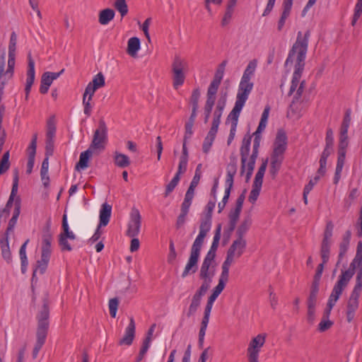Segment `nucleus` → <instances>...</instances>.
<instances>
[{"instance_id": "nucleus-1", "label": "nucleus", "mask_w": 362, "mask_h": 362, "mask_svg": "<svg viewBox=\"0 0 362 362\" xmlns=\"http://www.w3.org/2000/svg\"><path fill=\"white\" fill-rule=\"evenodd\" d=\"M310 35V33L309 30H307L303 36L302 33L299 31L296 41L293 45L286 59V66H291L294 64V71L289 93H291L296 88L304 70Z\"/></svg>"}, {"instance_id": "nucleus-2", "label": "nucleus", "mask_w": 362, "mask_h": 362, "mask_svg": "<svg viewBox=\"0 0 362 362\" xmlns=\"http://www.w3.org/2000/svg\"><path fill=\"white\" fill-rule=\"evenodd\" d=\"M251 136L245 135L243 139L242 145L240 149L241 156V174L246 171V181L248 182L253 173L255 165L256 158H249L248 155L250 150Z\"/></svg>"}, {"instance_id": "nucleus-3", "label": "nucleus", "mask_w": 362, "mask_h": 362, "mask_svg": "<svg viewBox=\"0 0 362 362\" xmlns=\"http://www.w3.org/2000/svg\"><path fill=\"white\" fill-rule=\"evenodd\" d=\"M204 240V233L201 235H198L196 239L194 240L191 251L189 259L187 261V264L185 267L183 272L182 274V277L185 278L188 275L191 274H194L198 269V260L199 258L201 250Z\"/></svg>"}, {"instance_id": "nucleus-4", "label": "nucleus", "mask_w": 362, "mask_h": 362, "mask_svg": "<svg viewBox=\"0 0 362 362\" xmlns=\"http://www.w3.org/2000/svg\"><path fill=\"white\" fill-rule=\"evenodd\" d=\"M173 86L175 89L179 88L185 82L186 74L188 71V62L179 55H175L172 64Z\"/></svg>"}, {"instance_id": "nucleus-5", "label": "nucleus", "mask_w": 362, "mask_h": 362, "mask_svg": "<svg viewBox=\"0 0 362 362\" xmlns=\"http://www.w3.org/2000/svg\"><path fill=\"white\" fill-rule=\"evenodd\" d=\"M253 86L254 84L251 79L241 78L238 86L236 100L233 108V110L241 112L253 89Z\"/></svg>"}, {"instance_id": "nucleus-6", "label": "nucleus", "mask_w": 362, "mask_h": 362, "mask_svg": "<svg viewBox=\"0 0 362 362\" xmlns=\"http://www.w3.org/2000/svg\"><path fill=\"white\" fill-rule=\"evenodd\" d=\"M354 274V272L351 269L342 272L341 274L339 277V280L334 286L332 293L329 297L328 302H329V307L334 306Z\"/></svg>"}, {"instance_id": "nucleus-7", "label": "nucleus", "mask_w": 362, "mask_h": 362, "mask_svg": "<svg viewBox=\"0 0 362 362\" xmlns=\"http://www.w3.org/2000/svg\"><path fill=\"white\" fill-rule=\"evenodd\" d=\"M245 247L246 240L245 239L237 238L235 240L227 251L226 258L221 268L229 271L230 267L235 259L239 258L243 254Z\"/></svg>"}, {"instance_id": "nucleus-8", "label": "nucleus", "mask_w": 362, "mask_h": 362, "mask_svg": "<svg viewBox=\"0 0 362 362\" xmlns=\"http://www.w3.org/2000/svg\"><path fill=\"white\" fill-rule=\"evenodd\" d=\"M107 139V127L103 119H100L98 123V127L93 134V140L90 145V148L93 151H103L105 148Z\"/></svg>"}, {"instance_id": "nucleus-9", "label": "nucleus", "mask_w": 362, "mask_h": 362, "mask_svg": "<svg viewBox=\"0 0 362 362\" xmlns=\"http://www.w3.org/2000/svg\"><path fill=\"white\" fill-rule=\"evenodd\" d=\"M266 334H259L252 338L247 349L249 362H259V354L266 341Z\"/></svg>"}, {"instance_id": "nucleus-10", "label": "nucleus", "mask_w": 362, "mask_h": 362, "mask_svg": "<svg viewBox=\"0 0 362 362\" xmlns=\"http://www.w3.org/2000/svg\"><path fill=\"white\" fill-rule=\"evenodd\" d=\"M268 159L267 158L262 161V165L259 168L258 171L255 175V177L252 184V188L248 197L249 202L252 204H254L257 201L259 195Z\"/></svg>"}, {"instance_id": "nucleus-11", "label": "nucleus", "mask_w": 362, "mask_h": 362, "mask_svg": "<svg viewBox=\"0 0 362 362\" xmlns=\"http://www.w3.org/2000/svg\"><path fill=\"white\" fill-rule=\"evenodd\" d=\"M112 213V206L108 204L107 203H103L101 206V209L100 210V223L99 225L93 235V236L90 238V240L93 242L97 241L101 235V232L100 231V228L101 226H105L108 224L110 221V218L111 216Z\"/></svg>"}, {"instance_id": "nucleus-12", "label": "nucleus", "mask_w": 362, "mask_h": 362, "mask_svg": "<svg viewBox=\"0 0 362 362\" xmlns=\"http://www.w3.org/2000/svg\"><path fill=\"white\" fill-rule=\"evenodd\" d=\"M141 226V216L139 211L136 208H133L130 213V218L127 230V235L132 238L136 237L139 234Z\"/></svg>"}, {"instance_id": "nucleus-13", "label": "nucleus", "mask_w": 362, "mask_h": 362, "mask_svg": "<svg viewBox=\"0 0 362 362\" xmlns=\"http://www.w3.org/2000/svg\"><path fill=\"white\" fill-rule=\"evenodd\" d=\"M216 202L215 201H209L206 205L207 213L205 215L204 218L202 219L201 223L199 226V233L198 235H201L202 233L204 235V238L206 236L208 232L210 230L211 227V214L212 211L215 207Z\"/></svg>"}, {"instance_id": "nucleus-14", "label": "nucleus", "mask_w": 362, "mask_h": 362, "mask_svg": "<svg viewBox=\"0 0 362 362\" xmlns=\"http://www.w3.org/2000/svg\"><path fill=\"white\" fill-rule=\"evenodd\" d=\"M305 82V81L299 80V83L296 87V88L289 95H291L294 91H296L295 96L293 97V100L290 105L291 110L295 114H299L300 112L301 108L299 107L302 101L299 102V100L304 91Z\"/></svg>"}, {"instance_id": "nucleus-15", "label": "nucleus", "mask_w": 362, "mask_h": 362, "mask_svg": "<svg viewBox=\"0 0 362 362\" xmlns=\"http://www.w3.org/2000/svg\"><path fill=\"white\" fill-rule=\"evenodd\" d=\"M136 325L133 317L129 318V323L125 329L124 336L119 341V345L130 346L135 337Z\"/></svg>"}, {"instance_id": "nucleus-16", "label": "nucleus", "mask_w": 362, "mask_h": 362, "mask_svg": "<svg viewBox=\"0 0 362 362\" xmlns=\"http://www.w3.org/2000/svg\"><path fill=\"white\" fill-rule=\"evenodd\" d=\"M208 290L199 287L192 296L191 303L189 306L187 316L193 315L199 308L202 297L206 294Z\"/></svg>"}, {"instance_id": "nucleus-17", "label": "nucleus", "mask_w": 362, "mask_h": 362, "mask_svg": "<svg viewBox=\"0 0 362 362\" xmlns=\"http://www.w3.org/2000/svg\"><path fill=\"white\" fill-rule=\"evenodd\" d=\"M222 269L221 274L220 275L219 279H218V285L214 288L212 293L210 295V298H212L213 299L216 300L218 296L221 294V293L224 289L226 283L228 281L229 277V271L227 269H225L223 268Z\"/></svg>"}, {"instance_id": "nucleus-18", "label": "nucleus", "mask_w": 362, "mask_h": 362, "mask_svg": "<svg viewBox=\"0 0 362 362\" xmlns=\"http://www.w3.org/2000/svg\"><path fill=\"white\" fill-rule=\"evenodd\" d=\"M346 146H339L338 158L334 177V183L337 184L341 177V173L344 165Z\"/></svg>"}, {"instance_id": "nucleus-19", "label": "nucleus", "mask_w": 362, "mask_h": 362, "mask_svg": "<svg viewBox=\"0 0 362 362\" xmlns=\"http://www.w3.org/2000/svg\"><path fill=\"white\" fill-rule=\"evenodd\" d=\"M48 317H49V310L48 307L46 305H44L41 311L40 312L37 319H38V326L37 332L40 333V332H44V334H47L48 329Z\"/></svg>"}, {"instance_id": "nucleus-20", "label": "nucleus", "mask_w": 362, "mask_h": 362, "mask_svg": "<svg viewBox=\"0 0 362 362\" xmlns=\"http://www.w3.org/2000/svg\"><path fill=\"white\" fill-rule=\"evenodd\" d=\"M28 71H27V79L25 90L27 95L29 94L31 87L35 81V62L32 59L31 54L29 53L28 56Z\"/></svg>"}, {"instance_id": "nucleus-21", "label": "nucleus", "mask_w": 362, "mask_h": 362, "mask_svg": "<svg viewBox=\"0 0 362 362\" xmlns=\"http://www.w3.org/2000/svg\"><path fill=\"white\" fill-rule=\"evenodd\" d=\"M293 0H284L283 1L282 13L277 25V29L279 31H281L283 29L286 20L290 16L293 6Z\"/></svg>"}, {"instance_id": "nucleus-22", "label": "nucleus", "mask_w": 362, "mask_h": 362, "mask_svg": "<svg viewBox=\"0 0 362 362\" xmlns=\"http://www.w3.org/2000/svg\"><path fill=\"white\" fill-rule=\"evenodd\" d=\"M55 132V127L53 124L49 123L46 134V156L47 157L52 156L53 153Z\"/></svg>"}, {"instance_id": "nucleus-23", "label": "nucleus", "mask_w": 362, "mask_h": 362, "mask_svg": "<svg viewBox=\"0 0 362 362\" xmlns=\"http://www.w3.org/2000/svg\"><path fill=\"white\" fill-rule=\"evenodd\" d=\"M240 114V112L232 110L227 117V120L231 121V127L230 130V134L228 139V144H230L231 141L233 140L234 139Z\"/></svg>"}, {"instance_id": "nucleus-24", "label": "nucleus", "mask_w": 362, "mask_h": 362, "mask_svg": "<svg viewBox=\"0 0 362 362\" xmlns=\"http://www.w3.org/2000/svg\"><path fill=\"white\" fill-rule=\"evenodd\" d=\"M226 93H225L224 95L221 96L217 103L215 111L214 112L212 124H215L217 125L220 124L221 117L222 116L223 111V109L226 105Z\"/></svg>"}, {"instance_id": "nucleus-25", "label": "nucleus", "mask_w": 362, "mask_h": 362, "mask_svg": "<svg viewBox=\"0 0 362 362\" xmlns=\"http://www.w3.org/2000/svg\"><path fill=\"white\" fill-rule=\"evenodd\" d=\"M21 211V204L18 198L16 199L15 202V209L13 214L12 218L10 219L8 222V226L7 227L6 231L5 233V237L8 238L9 233L13 230V228L16 224L18 218L20 214Z\"/></svg>"}, {"instance_id": "nucleus-26", "label": "nucleus", "mask_w": 362, "mask_h": 362, "mask_svg": "<svg viewBox=\"0 0 362 362\" xmlns=\"http://www.w3.org/2000/svg\"><path fill=\"white\" fill-rule=\"evenodd\" d=\"M351 233L349 230L345 232L341 242L339 244V253L338 257L337 265L341 262L344 256L346 253L351 240Z\"/></svg>"}, {"instance_id": "nucleus-27", "label": "nucleus", "mask_w": 362, "mask_h": 362, "mask_svg": "<svg viewBox=\"0 0 362 362\" xmlns=\"http://www.w3.org/2000/svg\"><path fill=\"white\" fill-rule=\"evenodd\" d=\"M349 116L347 115L346 117L344 118L341 127V132H340V139H339V144L340 146H348V129L349 126Z\"/></svg>"}, {"instance_id": "nucleus-28", "label": "nucleus", "mask_w": 362, "mask_h": 362, "mask_svg": "<svg viewBox=\"0 0 362 362\" xmlns=\"http://www.w3.org/2000/svg\"><path fill=\"white\" fill-rule=\"evenodd\" d=\"M287 136L284 130H279L274 143V148L279 150H286Z\"/></svg>"}, {"instance_id": "nucleus-29", "label": "nucleus", "mask_w": 362, "mask_h": 362, "mask_svg": "<svg viewBox=\"0 0 362 362\" xmlns=\"http://www.w3.org/2000/svg\"><path fill=\"white\" fill-rule=\"evenodd\" d=\"M214 272L212 270H200L199 277L203 280L201 288L209 290L212 282Z\"/></svg>"}, {"instance_id": "nucleus-30", "label": "nucleus", "mask_w": 362, "mask_h": 362, "mask_svg": "<svg viewBox=\"0 0 362 362\" xmlns=\"http://www.w3.org/2000/svg\"><path fill=\"white\" fill-rule=\"evenodd\" d=\"M93 149L88 148L80 154L79 161L76 165L77 170H84L88 166L89 158L92 156Z\"/></svg>"}, {"instance_id": "nucleus-31", "label": "nucleus", "mask_w": 362, "mask_h": 362, "mask_svg": "<svg viewBox=\"0 0 362 362\" xmlns=\"http://www.w3.org/2000/svg\"><path fill=\"white\" fill-rule=\"evenodd\" d=\"M333 151V148L326 147L322 153V155L320 158V168L317 170V174L320 175H324L326 172V165H327V159L329 156Z\"/></svg>"}, {"instance_id": "nucleus-32", "label": "nucleus", "mask_w": 362, "mask_h": 362, "mask_svg": "<svg viewBox=\"0 0 362 362\" xmlns=\"http://www.w3.org/2000/svg\"><path fill=\"white\" fill-rule=\"evenodd\" d=\"M115 13L111 8H105L100 11L98 21L103 25H107L115 17Z\"/></svg>"}, {"instance_id": "nucleus-33", "label": "nucleus", "mask_w": 362, "mask_h": 362, "mask_svg": "<svg viewBox=\"0 0 362 362\" xmlns=\"http://www.w3.org/2000/svg\"><path fill=\"white\" fill-rule=\"evenodd\" d=\"M252 225V218L250 216L245 217L240 226H238L236 235L238 238L244 239L243 237L246 234V233L249 230L250 226Z\"/></svg>"}, {"instance_id": "nucleus-34", "label": "nucleus", "mask_w": 362, "mask_h": 362, "mask_svg": "<svg viewBox=\"0 0 362 362\" xmlns=\"http://www.w3.org/2000/svg\"><path fill=\"white\" fill-rule=\"evenodd\" d=\"M140 49V40L136 37H131L128 40L127 43V53L131 56L134 57L136 56L137 52Z\"/></svg>"}, {"instance_id": "nucleus-35", "label": "nucleus", "mask_w": 362, "mask_h": 362, "mask_svg": "<svg viewBox=\"0 0 362 362\" xmlns=\"http://www.w3.org/2000/svg\"><path fill=\"white\" fill-rule=\"evenodd\" d=\"M36 337H37L36 343H35V345L34 346V349H33V353H32L33 358L34 359L37 358L40 350L44 345L46 338H47V334H44V332H42L41 331V332H40V333H38V332L36 333Z\"/></svg>"}, {"instance_id": "nucleus-36", "label": "nucleus", "mask_w": 362, "mask_h": 362, "mask_svg": "<svg viewBox=\"0 0 362 362\" xmlns=\"http://www.w3.org/2000/svg\"><path fill=\"white\" fill-rule=\"evenodd\" d=\"M114 161L115 165L119 168H126L130 165V160L125 154L115 152L114 155Z\"/></svg>"}, {"instance_id": "nucleus-37", "label": "nucleus", "mask_w": 362, "mask_h": 362, "mask_svg": "<svg viewBox=\"0 0 362 362\" xmlns=\"http://www.w3.org/2000/svg\"><path fill=\"white\" fill-rule=\"evenodd\" d=\"M209 314H205L204 313V317L202 318V322H201V327L199 332V344L200 346L203 345L204 340V336L206 334V328L209 322Z\"/></svg>"}, {"instance_id": "nucleus-38", "label": "nucleus", "mask_w": 362, "mask_h": 362, "mask_svg": "<svg viewBox=\"0 0 362 362\" xmlns=\"http://www.w3.org/2000/svg\"><path fill=\"white\" fill-rule=\"evenodd\" d=\"M1 255L8 263H11L12 258L11 252L9 248L8 238L5 237L4 239L1 240Z\"/></svg>"}, {"instance_id": "nucleus-39", "label": "nucleus", "mask_w": 362, "mask_h": 362, "mask_svg": "<svg viewBox=\"0 0 362 362\" xmlns=\"http://www.w3.org/2000/svg\"><path fill=\"white\" fill-rule=\"evenodd\" d=\"M48 168H49L48 157L46 156V158L42 161V167H41V170H40L41 180H42V184L45 187H47L49 183V177L48 175Z\"/></svg>"}, {"instance_id": "nucleus-40", "label": "nucleus", "mask_w": 362, "mask_h": 362, "mask_svg": "<svg viewBox=\"0 0 362 362\" xmlns=\"http://www.w3.org/2000/svg\"><path fill=\"white\" fill-rule=\"evenodd\" d=\"M4 66H5V53H3L0 57V100L4 93V86L9 80V78L3 76Z\"/></svg>"}, {"instance_id": "nucleus-41", "label": "nucleus", "mask_w": 362, "mask_h": 362, "mask_svg": "<svg viewBox=\"0 0 362 362\" xmlns=\"http://www.w3.org/2000/svg\"><path fill=\"white\" fill-rule=\"evenodd\" d=\"M62 229L63 232L60 233L59 237H66L69 238V240H75L76 235L75 234L70 230L69 226L67 222L66 215L64 214L62 219Z\"/></svg>"}, {"instance_id": "nucleus-42", "label": "nucleus", "mask_w": 362, "mask_h": 362, "mask_svg": "<svg viewBox=\"0 0 362 362\" xmlns=\"http://www.w3.org/2000/svg\"><path fill=\"white\" fill-rule=\"evenodd\" d=\"M15 66V53H8V67L6 71H4L3 76L11 79L13 74Z\"/></svg>"}, {"instance_id": "nucleus-43", "label": "nucleus", "mask_w": 362, "mask_h": 362, "mask_svg": "<svg viewBox=\"0 0 362 362\" xmlns=\"http://www.w3.org/2000/svg\"><path fill=\"white\" fill-rule=\"evenodd\" d=\"M257 66V61L256 59H252L249 62L247 65L246 69H245L242 78L252 79L255 71L256 70Z\"/></svg>"}, {"instance_id": "nucleus-44", "label": "nucleus", "mask_w": 362, "mask_h": 362, "mask_svg": "<svg viewBox=\"0 0 362 362\" xmlns=\"http://www.w3.org/2000/svg\"><path fill=\"white\" fill-rule=\"evenodd\" d=\"M331 242L322 241L320 248V255L323 264H326L329 261L330 253Z\"/></svg>"}, {"instance_id": "nucleus-45", "label": "nucleus", "mask_w": 362, "mask_h": 362, "mask_svg": "<svg viewBox=\"0 0 362 362\" xmlns=\"http://www.w3.org/2000/svg\"><path fill=\"white\" fill-rule=\"evenodd\" d=\"M221 225L218 224L216 227L215 234L214 236L213 242L210 248V251L216 252V250L218 247L219 240L221 238Z\"/></svg>"}, {"instance_id": "nucleus-46", "label": "nucleus", "mask_w": 362, "mask_h": 362, "mask_svg": "<svg viewBox=\"0 0 362 362\" xmlns=\"http://www.w3.org/2000/svg\"><path fill=\"white\" fill-rule=\"evenodd\" d=\"M115 9L124 17L128 13V6L126 0H116L114 4Z\"/></svg>"}, {"instance_id": "nucleus-47", "label": "nucleus", "mask_w": 362, "mask_h": 362, "mask_svg": "<svg viewBox=\"0 0 362 362\" xmlns=\"http://www.w3.org/2000/svg\"><path fill=\"white\" fill-rule=\"evenodd\" d=\"M9 152L6 151V153H4L0 160V175L6 173L9 169Z\"/></svg>"}, {"instance_id": "nucleus-48", "label": "nucleus", "mask_w": 362, "mask_h": 362, "mask_svg": "<svg viewBox=\"0 0 362 362\" xmlns=\"http://www.w3.org/2000/svg\"><path fill=\"white\" fill-rule=\"evenodd\" d=\"M90 83L97 89L103 87L105 84L104 75L101 72H99L93 77Z\"/></svg>"}, {"instance_id": "nucleus-49", "label": "nucleus", "mask_w": 362, "mask_h": 362, "mask_svg": "<svg viewBox=\"0 0 362 362\" xmlns=\"http://www.w3.org/2000/svg\"><path fill=\"white\" fill-rule=\"evenodd\" d=\"M226 64V62L223 61L218 66L217 70L216 71V73L214 74L213 81L217 82L218 83H221V81L223 78L224 71H225V66Z\"/></svg>"}, {"instance_id": "nucleus-50", "label": "nucleus", "mask_w": 362, "mask_h": 362, "mask_svg": "<svg viewBox=\"0 0 362 362\" xmlns=\"http://www.w3.org/2000/svg\"><path fill=\"white\" fill-rule=\"evenodd\" d=\"M253 135L255 136V139L253 141V149L252 153L250 158H256L258 156V149L260 145V141H261V135L260 134L254 133Z\"/></svg>"}, {"instance_id": "nucleus-51", "label": "nucleus", "mask_w": 362, "mask_h": 362, "mask_svg": "<svg viewBox=\"0 0 362 362\" xmlns=\"http://www.w3.org/2000/svg\"><path fill=\"white\" fill-rule=\"evenodd\" d=\"M180 180V177H179L178 175H175L172 180L166 185L165 192V197H168L174 190V189L179 183Z\"/></svg>"}, {"instance_id": "nucleus-52", "label": "nucleus", "mask_w": 362, "mask_h": 362, "mask_svg": "<svg viewBox=\"0 0 362 362\" xmlns=\"http://www.w3.org/2000/svg\"><path fill=\"white\" fill-rule=\"evenodd\" d=\"M49 261V258H47V257L44 258V257H41L40 259L37 261V266L36 269L33 272V276L35 274V273L37 271H39V272L41 274H44L47 267Z\"/></svg>"}, {"instance_id": "nucleus-53", "label": "nucleus", "mask_w": 362, "mask_h": 362, "mask_svg": "<svg viewBox=\"0 0 362 362\" xmlns=\"http://www.w3.org/2000/svg\"><path fill=\"white\" fill-rule=\"evenodd\" d=\"M37 134H35L33 136L30 146L28 148V158H35L37 147Z\"/></svg>"}, {"instance_id": "nucleus-54", "label": "nucleus", "mask_w": 362, "mask_h": 362, "mask_svg": "<svg viewBox=\"0 0 362 362\" xmlns=\"http://www.w3.org/2000/svg\"><path fill=\"white\" fill-rule=\"evenodd\" d=\"M118 305L119 300L117 298H111L109 300L108 306L110 310V314L112 317H116Z\"/></svg>"}, {"instance_id": "nucleus-55", "label": "nucleus", "mask_w": 362, "mask_h": 362, "mask_svg": "<svg viewBox=\"0 0 362 362\" xmlns=\"http://www.w3.org/2000/svg\"><path fill=\"white\" fill-rule=\"evenodd\" d=\"M237 172V162L235 159H233L230 161L226 167V175L227 176H235Z\"/></svg>"}, {"instance_id": "nucleus-56", "label": "nucleus", "mask_w": 362, "mask_h": 362, "mask_svg": "<svg viewBox=\"0 0 362 362\" xmlns=\"http://www.w3.org/2000/svg\"><path fill=\"white\" fill-rule=\"evenodd\" d=\"M362 13V0H358L356 6H355V11H354V15L352 20V25H354L361 16V14Z\"/></svg>"}, {"instance_id": "nucleus-57", "label": "nucleus", "mask_w": 362, "mask_h": 362, "mask_svg": "<svg viewBox=\"0 0 362 362\" xmlns=\"http://www.w3.org/2000/svg\"><path fill=\"white\" fill-rule=\"evenodd\" d=\"M18 172L17 170H15L14 175H13V186L11 189V192L10 194V197H15L18 192Z\"/></svg>"}, {"instance_id": "nucleus-58", "label": "nucleus", "mask_w": 362, "mask_h": 362, "mask_svg": "<svg viewBox=\"0 0 362 362\" xmlns=\"http://www.w3.org/2000/svg\"><path fill=\"white\" fill-rule=\"evenodd\" d=\"M96 90L98 89L89 83L85 89L83 98H88V100H91Z\"/></svg>"}, {"instance_id": "nucleus-59", "label": "nucleus", "mask_w": 362, "mask_h": 362, "mask_svg": "<svg viewBox=\"0 0 362 362\" xmlns=\"http://www.w3.org/2000/svg\"><path fill=\"white\" fill-rule=\"evenodd\" d=\"M188 159H185V158H180V162L178 165V169L175 175H178L180 177V175L185 173L187 170Z\"/></svg>"}, {"instance_id": "nucleus-60", "label": "nucleus", "mask_w": 362, "mask_h": 362, "mask_svg": "<svg viewBox=\"0 0 362 362\" xmlns=\"http://www.w3.org/2000/svg\"><path fill=\"white\" fill-rule=\"evenodd\" d=\"M68 239L69 238L66 237H59V245L62 251H71L72 250Z\"/></svg>"}, {"instance_id": "nucleus-61", "label": "nucleus", "mask_w": 362, "mask_h": 362, "mask_svg": "<svg viewBox=\"0 0 362 362\" xmlns=\"http://www.w3.org/2000/svg\"><path fill=\"white\" fill-rule=\"evenodd\" d=\"M320 174L316 175L313 179H311L308 184L306 185L304 187L303 191L306 193H310V192L313 189V187L317 184L318 180H320Z\"/></svg>"}, {"instance_id": "nucleus-62", "label": "nucleus", "mask_w": 362, "mask_h": 362, "mask_svg": "<svg viewBox=\"0 0 362 362\" xmlns=\"http://www.w3.org/2000/svg\"><path fill=\"white\" fill-rule=\"evenodd\" d=\"M233 12V8L227 6L226 11L224 14V16H223V18L222 19V22H221V24L223 26H225L227 24H228V23L230 22V21L232 18Z\"/></svg>"}, {"instance_id": "nucleus-63", "label": "nucleus", "mask_w": 362, "mask_h": 362, "mask_svg": "<svg viewBox=\"0 0 362 362\" xmlns=\"http://www.w3.org/2000/svg\"><path fill=\"white\" fill-rule=\"evenodd\" d=\"M52 242V235L49 230V228H47V230L44 232L42 236V245L51 246Z\"/></svg>"}, {"instance_id": "nucleus-64", "label": "nucleus", "mask_w": 362, "mask_h": 362, "mask_svg": "<svg viewBox=\"0 0 362 362\" xmlns=\"http://www.w3.org/2000/svg\"><path fill=\"white\" fill-rule=\"evenodd\" d=\"M356 264L357 266H362V250L361 249L357 250L356 255L353 262L351 264V267H353V269L351 270L354 271Z\"/></svg>"}]
</instances>
